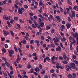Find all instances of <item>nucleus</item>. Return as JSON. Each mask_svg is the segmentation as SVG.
<instances>
[{
  "mask_svg": "<svg viewBox=\"0 0 78 78\" xmlns=\"http://www.w3.org/2000/svg\"><path fill=\"white\" fill-rule=\"evenodd\" d=\"M75 37H73V42H72L71 41H70V42H71V43L72 44H73L75 42V39L74 38H76V40H78V33H77L76 32L75 33Z\"/></svg>",
  "mask_w": 78,
  "mask_h": 78,
  "instance_id": "obj_1",
  "label": "nucleus"
},
{
  "mask_svg": "<svg viewBox=\"0 0 78 78\" xmlns=\"http://www.w3.org/2000/svg\"><path fill=\"white\" fill-rule=\"evenodd\" d=\"M8 52L9 53V56L10 57H12V55L14 54V52L12 49L11 50L9 49L8 50Z\"/></svg>",
  "mask_w": 78,
  "mask_h": 78,
  "instance_id": "obj_2",
  "label": "nucleus"
},
{
  "mask_svg": "<svg viewBox=\"0 0 78 78\" xmlns=\"http://www.w3.org/2000/svg\"><path fill=\"white\" fill-rule=\"evenodd\" d=\"M70 66H71L72 67L73 69H75V64L74 63H72L69 64Z\"/></svg>",
  "mask_w": 78,
  "mask_h": 78,
  "instance_id": "obj_3",
  "label": "nucleus"
},
{
  "mask_svg": "<svg viewBox=\"0 0 78 78\" xmlns=\"http://www.w3.org/2000/svg\"><path fill=\"white\" fill-rule=\"evenodd\" d=\"M34 25L33 24L32 25V27H33L34 29H35L36 27L38 26L37 24V23H34Z\"/></svg>",
  "mask_w": 78,
  "mask_h": 78,
  "instance_id": "obj_4",
  "label": "nucleus"
},
{
  "mask_svg": "<svg viewBox=\"0 0 78 78\" xmlns=\"http://www.w3.org/2000/svg\"><path fill=\"white\" fill-rule=\"evenodd\" d=\"M39 24H40V26H41V27H44V22L43 21H42L41 23H39Z\"/></svg>",
  "mask_w": 78,
  "mask_h": 78,
  "instance_id": "obj_5",
  "label": "nucleus"
},
{
  "mask_svg": "<svg viewBox=\"0 0 78 78\" xmlns=\"http://www.w3.org/2000/svg\"><path fill=\"white\" fill-rule=\"evenodd\" d=\"M18 12L20 14H22L23 13L22 10L20 8H18Z\"/></svg>",
  "mask_w": 78,
  "mask_h": 78,
  "instance_id": "obj_6",
  "label": "nucleus"
},
{
  "mask_svg": "<svg viewBox=\"0 0 78 78\" xmlns=\"http://www.w3.org/2000/svg\"><path fill=\"white\" fill-rule=\"evenodd\" d=\"M3 33H4V36H6L7 35H8V32L6 30H3Z\"/></svg>",
  "mask_w": 78,
  "mask_h": 78,
  "instance_id": "obj_7",
  "label": "nucleus"
},
{
  "mask_svg": "<svg viewBox=\"0 0 78 78\" xmlns=\"http://www.w3.org/2000/svg\"><path fill=\"white\" fill-rule=\"evenodd\" d=\"M61 48L60 46H58V48H56V51H61Z\"/></svg>",
  "mask_w": 78,
  "mask_h": 78,
  "instance_id": "obj_8",
  "label": "nucleus"
},
{
  "mask_svg": "<svg viewBox=\"0 0 78 78\" xmlns=\"http://www.w3.org/2000/svg\"><path fill=\"white\" fill-rule=\"evenodd\" d=\"M44 4V3L43 2V1L42 0H40V2H39V6H41L43 5Z\"/></svg>",
  "mask_w": 78,
  "mask_h": 78,
  "instance_id": "obj_9",
  "label": "nucleus"
},
{
  "mask_svg": "<svg viewBox=\"0 0 78 78\" xmlns=\"http://www.w3.org/2000/svg\"><path fill=\"white\" fill-rule=\"evenodd\" d=\"M65 29V26L63 25H62L60 27L61 30L62 31H63V30Z\"/></svg>",
  "mask_w": 78,
  "mask_h": 78,
  "instance_id": "obj_10",
  "label": "nucleus"
},
{
  "mask_svg": "<svg viewBox=\"0 0 78 78\" xmlns=\"http://www.w3.org/2000/svg\"><path fill=\"white\" fill-rule=\"evenodd\" d=\"M72 44L71 43V44H69V49L71 50H73V47H72V44Z\"/></svg>",
  "mask_w": 78,
  "mask_h": 78,
  "instance_id": "obj_11",
  "label": "nucleus"
},
{
  "mask_svg": "<svg viewBox=\"0 0 78 78\" xmlns=\"http://www.w3.org/2000/svg\"><path fill=\"white\" fill-rule=\"evenodd\" d=\"M55 56L54 55L52 58H51V61L55 62Z\"/></svg>",
  "mask_w": 78,
  "mask_h": 78,
  "instance_id": "obj_12",
  "label": "nucleus"
},
{
  "mask_svg": "<svg viewBox=\"0 0 78 78\" xmlns=\"http://www.w3.org/2000/svg\"><path fill=\"white\" fill-rule=\"evenodd\" d=\"M62 56H63V58L64 59H66L67 58V56L66 54L65 53H64L63 55H62Z\"/></svg>",
  "mask_w": 78,
  "mask_h": 78,
  "instance_id": "obj_13",
  "label": "nucleus"
},
{
  "mask_svg": "<svg viewBox=\"0 0 78 78\" xmlns=\"http://www.w3.org/2000/svg\"><path fill=\"white\" fill-rule=\"evenodd\" d=\"M62 63H63L64 64H67L68 63V62L67 61L65 60L64 61H62Z\"/></svg>",
  "mask_w": 78,
  "mask_h": 78,
  "instance_id": "obj_14",
  "label": "nucleus"
},
{
  "mask_svg": "<svg viewBox=\"0 0 78 78\" xmlns=\"http://www.w3.org/2000/svg\"><path fill=\"white\" fill-rule=\"evenodd\" d=\"M56 17L57 20H58V21L59 22H60V21H61L60 17L58 16H56Z\"/></svg>",
  "mask_w": 78,
  "mask_h": 78,
  "instance_id": "obj_15",
  "label": "nucleus"
},
{
  "mask_svg": "<svg viewBox=\"0 0 78 78\" xmlns=\"http://www.w3.org/2000/svg\"><path fill=\"white\" fill-rule=\"evenodd\" d=\"M66 26L67 27V29H69V28H70L71 27V24H70L69 23H68V25H66Z\"/></svg>",
  "mask_w": 78,
  "mask_h": 78,
  "instance_id": "obj_16",
  "label": "nucleus"
},
{
  "mask_svg": "<svg viewBox=\"0 0 78 78\" xmlns=\"http://www.w3.org/2000/svg\"><path fill=\"white\" fill-rule=\"evenodd\" d=\"M9 32L11 34L12 36L13 37L14 36V33L13 32L12 30H9Z\"/></svg>",
  "mask_w": 78,
  "mask_h": 78,
  "instance_id": "obj_17",
  "label": "nucleus"
},
{
  "mask_svg": "<svg viewBox=\"0 0 78 78\" xmlns=\"http://www.w3.org/2000/svg\"><path fill=\"white\" fill-rule=\"evenodd\" d=\"M22 44H25L26 43V41L25 40H23L21 41Z\"/></svg>",
  "mask_w": 78,
  "mask_h": 78,
  "instance_id": "obj_18",
  "label": "nucleus"
},
{
  "mask_svg": "<svg viewBox=\"0 0 78 78\" xmlns=\"http://www.w3.org/2000/svg\"><path fill=\"white\" fill-rule=\"evenodd\" d=\"M51 47L55 48V45L54 44L52 43L51 44Z\"/></svg>",
  "mask_w": 78,
  "mask_h": 78,
  "instance_id": "obj_19",
  "label": "nucleus"
},
{
  "mask_svg": "<svg viewBox=\"0 0 78 78\" xmlns=\"http://www.w3.org/2000/svg\"><path fill=\"white\" fill-rule=\"evenodd\" d=\"M46 30H48L50 29V27L49 26H47L46 27Z\"/></svg>",
  "mask_w": 78,
  "mask_h": 78,
  "instance_id": "obj_20",
  "label": "nucleus"
},
{
  "mask_svg": "<svg viewBox=\"0 0 78 78\" xmlns=\"http://www.w3.org/2000/svg\"><path fill=\"white\" fill-rule=\"evenodd\" d=\"M43 16H45L46 17H48V15L45 13H43Z\"/></svg>",
  "mask_w": 78,
  "mask_h": 78,
  "instance_id": "obj_21",
  "label": "nucleus"
},
{
  "mask_svg": "<svg viewBox=\"0 0 78 78\" xmlns=\"http://www.w3.org/2000/svg\"><path fill=\"white\" fill-rule=\"evenodd\" d=\"M55 72V70L54 69H52L51 70H50V72L51 73H53Z\"/></svg>",
  "mask_w": 78,
  "mask_h": 78,
  "instance_id": "obj_22",
  "label": "nucleus"
},
{
  "mask_svg": "<svg viewBox=\"0 0 78 78\" xmlns=\"http://www.w3.org/2000/svg\"><path fill=\"white\" fill-rule=\"evenodd\" d=\"M34 69L33 68H32L30 69V73H33L34 72Z\"/></svg>",
  "mask_w": 78,
  "mask_h": 78,
  "instance_id": "obj_23",
  "label": "nucleus"
},
{
  "mask_svg": "<svg viewBox=\"0 0 78 78\" xmlns=\"http://www.w3.org/2000/svg\"><path fill=\"white\" fill-rule=\"evenodd\" d=\"M27 24V26H28V28L27 26H25V28L27 29V30H29L30 29V26H29V25L28 24Z\"/></svg>",
  "mask_w": 78,
  "mask_h": 78,
  "instance_id": "obj_24",
  "label": "nucleus"
},
{
  "mask_svg": "<svg viewBox=\"0 0 78 78\" xmlns=\"http://www.w3.org/2000/svg\"><path fill=\"white\" fill-rule=\"evenodd\" d=\"M24 8L25 9H27L28 8V6L27 5H24Z\"/></svg>",
  "mask_w": 78,
  "mask_h": 78,
  "instance_id": "obj_25",
  "label": "nucleus"
},
{
  "mask_svg": "<svg viewBox=\"0 0 78 78\" xmlns=\"http://www.w3.org/2000/svg\"><path fill=\"white\" fill-rule=\"evenodd\" d=\"M59 59H60V60H62L63 59V58L61 56H59Z\"/></svg>",
  "mask_w": 78,
  "mask_h": 78,
  "instance_id": "obj_26",
  "label": "nucleus"
},
{
  "mask_svg": "<svg viewBox=\"0 0 78 78\" xmlns=\"http://www.w3.org/2000/svg\"><path fill=\"white\" fill-rule=\"evenodd\" d=\"M2 51L4 53H5L6 52V50L5 48H3L2 49Z\"/></svg>",
  "mask_w": 78,
  "mask_h": 78,
  "instance_id": "obj_27",
  "label": "nucleus"
},
{
  "mask_svg": "<svg viewBox=\"0 0 78 78\" xmlns=\"http://www.w3.org/2000/svg\"><path fill=\"white\" fill-rule=\"evenodd\" d=\"M52 8H53L54 10H55V9H56V6L55 5H52Z\"/></svg>",
  "mask_w": 78,
  "mask_h": 78,
  "instance_id": "obj_28",
  "label": "nucleus"
},
{
  "mask_svg": "<svg viewBox=\"0 0 78 78\" xmlns=\"http://www.w3.org/2000/svg\"><path fill=\"white\" fill-rule=\"evenodd\" d=\"M14 48H15V51L17 53L18 52V49L15 46H14Z\"/></svg>",
  "mask_w": 78,
  "mask_h": 78,
  "instance_id": "obj_29",
  "label": "nucleus"
},
{
  "mask_svg": "<svg viewBox=\"0 0 78 78\" xmlns=\"http://www.w3.org/2000/svg\"><path fill=\"white\" fill-rule=\"evenodd\" d=\"M39 68L40 69H41L43 68V66H42V65H41V64H39Z\"/></svg>",
  "mask_w": 78,
  "mask_h": 78,
  "instance_id": "obj_30",
  "label": "nucleus"
},
{
  "mask_svg": "<svg viewBox=\"0 0 78 78\" xmlns=\"http://www.w3.org/2000/svg\"><path fill=\"white\" fill-rule=\"evenodd\" d=\"M1 40L2 41H4L5 39V38H2V37H1Z\"/></svg>",
  "mask_w": 78,
  "mask_h": 78,
  "instance_id": "obj_31",
  "label": "nucleus"
},
{
  "mask_svg": "<svg viewBox=\"0 0 78 78\" xmlns=\"http://www.w3.org/2000/svg\"><path fill=\"white\" fill-rule=\"evenodd\" d=\"M68 78H72V75L71 74H69L68 75Z\"/></svg>",
  "mask_w": 78,
  "mask_h": 78,
  "instance_id": "obj_32",
  "label": "nucleus"
},
{
  "mask_svg": "<svg viewBox=\"0 0 78 78\" xmlns=\"http://www.w3.org/2000/svg\"><path fill=\"white\" fill-rule=\"evenodd\" d=\"M10 23H11V24H12L14 22V20H12V19H11L10 20Z\"/></svg>",
  "mask_w": 78,
  "mask_h": 78,
  "instance_id": "obj_33",
  "label": "nucleus"
},
{
  "mask_svg": "<svg viewBox=\"0 0 78 78\" xmlns=\"http://www.w3.org/2000/svg\"><path fill=\"white\" fill-rule=\"evenodd\" d=\"M55 30L54 29H52V30H51V32L52 33H54L55 31Z\"/></svg>",
  "mask_w": 78,
  "mask_h": 78,
  "instance_id": "obj_34",
  "label": "nucleus"
},
{
  "mask_svg": "<svg viewBox=\"0 0 78 78\" xmlns=\"http://www.w3.org/2000/svg\"><path fill=\"white\" fill-rule=\"evenodd\" d=\"M18 51H19L20 53H22V51L21 49L20 48H18Z\"/></svg>",
  "mask_w": 78,
  "mask_h": 78,
  "instance_id": "obj_35",
  "label": "nucleus"
},
{
  "mask_svg": "<svg viewBox=\"0 0 78 78\" xmlns=\"http://www.w3.org/2000/svg\"><path fill=\"white\" fill-rule=\"evenodd\" d=\"M14 20H15L16 21H18V17H14Z\"/></svg>",
  "mask_w": 78,
  "mask_h": 78,
  "instance_id": "obj_36",
  "label": "nucleus"
},
{
  "mask_svg": "<svg viewBox=\"0 0 78 78\" xmlns=\"http://www.w3.org/2000/svg\"><path fill=\"white\" fill-rule=\"evenodd\" d=\"M34 40H32L30 41V43L31 44H33V43H34Z\"/></svg>",
  "mask_w": 78,
  "mask_h": 78,
  "instance_id": "obj_37",
  "label": "nucleus"
},
{
  "mask_svg": "<svg viewBox=\"0 0 78 78\" xmlns=\"http://www.w3.org/2000/svg\"><path fill=\"white\" fill-rule=\"evenodd\" d=\"M14 6H15L16 9H17L18 8V5H17V4H14Z\"/></svg>",
  "mask_w": 78,
  "mask_h": 78,
  "instance_id": "obj_38",
  "label": "nucleus"
},
{
  "mask_svg": "<svg viewBox=\"0 0 78 78\" xmlns=\"http://www.w3.org/2000/svg\"><path fill=\"white\" fill-rule=\"evenodd\" d=\"M38 21L39 22H41L42 21H43V20H42L41 18H39L38 19Z\"/></svg>",
  "mask_w": 78,
  "mask_h": 78,
  "instance_id": "obj_39",
  "label": "nucleus"
},
{
  "mask_svg": "<svg viewBox=\"0 0 78 78\" xmlns=\"http://www.w3.org/2000/svg\"><path fill=\"white\" fill-rule=\"evenodd\" d=\"M51 19V20H53V16L51 15H50V17Z\"/></svg>",
  "mask_w": 78,
  "mask_h": 78,
  "instance_id": "obj_40",
  "label": "nucleus"
},
{
  "mask_svg": "<svg viewBox=\"0 0 78 78\" xmlns=\"http://www.w3.org/2000/svg\"><path fill=\"white\" fill-rule=\"evenodd\" d=\"M65 35H66V37H69V35L67 34V33H65Z\"/></svg>",
  "mask_w": 78,
  "mask_h": 78,
  "instance_id": "obj_41",
  "label": "nucleus"
},
{
  "mask_svg": "<svg viewBox=\"0 0 78 78\" xmlns=\"http://www.w3.org/2000/svg\"><path fill=\"white\" fill-rule=\"evenodd\" d=\"M74 62L76 64V66H78V62L76 61V60L74 61Z\"/></svg>",
  "mask_w": 78,
  "mask_h": 78,
  "instance_id": "obj_42",
  "label": "nucleus"
},
{
  "mask_svg": "<svg viewBox=\"0 0 78 78\" xmlns=\"http://www.w3.org/2000/svg\"><path fill=\"white\" fill-rule=\"evenodd\" d=\"M72 40V41H73V38H72V37L71 36H69V40L70 41H71V40Z\"/></svg>",
  "mask_w": 78,
  "mask_h": 78,
  "instance_id": "obj_43",
  "label": "nucleus"
},
{
  "mask_svg": "<svg viewBox=\"0 0 78 78\" xmlns=\"http://www.w3.org/2000/svg\"><path fill=\"white\" fill-rule=\"evenodd\" d=\"M23 37L24 38H25V39H26L27 40L29 38L28 37H27V36H23Z\"/></svg>",
  "mask_w": 78,
  "mask_h": 78,
  "instance_id": "obj_44",
  "label": "nucleus"
},
{
  "mask_svg": "<svg viewBox=\"0 0 78 78\" xmlns=\"http://www.w3.org/2000/svg\"><path fill=\"white\" fill-rule=\"evenodd\" d=\"M58 3L59 4V5H62V3L61 2V1L60 0H58Z\"/></svg>",
  "mask_w": 78,
  "mask_h": 78,
  "instance_id": "obj_45",
  "label": "nucleus"
},
{
  "mask_svg": "<svg viewBox=\"0 0 78 78\" xmlns=\"http://www.w3.org/2000/svg\"><path fill=\"white\" fill-rule=\"evenodd\" d=\"M53 41H54V43H57V40L55 39V38H53Z\"/></svg>",
  "mask_w": 78,
  "mask_h": 78,
  "instance_id": "obj_46",
  "label": "nucleus"
},
{
  "mask_svg": "<svg viewBox=\"0 0 78 78\" xmlns=\"http://www.w3.org/2000/svg\"><path fill=\"white\" fill-rule=\"evenodd\" d=\"M60 11L61 12H63V9L62 7H60Z\"/></svg>",
  "mask_w": 78,
  "mask_h": 78,
  "instance_id": "obj_47",
  "label": "nucleus"
},
{
  "mask_svg": "<svg viewBox=\"0 0 78 78\" xmlns=\"http://www.w3.org/2000/svg\"><path fill=\"white\" fill-rule=\"evenodd\" d=\"M41 39L42 40H44L45 39L44 36H41Z\"/></svg>",
  "mask_w": 78,
  "mask_h": 78,
  "instance_id": "obj_48",
  "label": "nucleus"
},
{
  "mask_svg": "<svg viewBox=\"0 0 78 78\" xmlns=\"http://www.w3.org/2000/svg\"><path fill=\"white\" fill-rule=\"evenodd\" d=\"M45 73V70H43V71L41 72V74H44Z\"/></svg>",
  "mask_w": 78,
  "mask_h": 78,
  "instance_id": "obj_49",
  "label": "nucleus"
},
{
  "mask_svg": "<svg viewBox=\"0 0 78 78\" xmlns=\"http://www.w3.org/2000/svg\"><path fill=\"white\" fill-rule=\"evenodd\" d=\"M5 46V48H8V45H7V44H5V45H4Z\"/></svg>",
  "mask_w": 78,
  "mask_h": 78,
  "instance_id": "obj_50",
  "label": "nucleus"
},
{
  "mask_svg": "<svg viewBox=\"0 0 78 78\" xmlns=\"http://www.w3.org/2000/svg\"><path fill=\"white\" fill-rule=\"evenodd\" d=\"M63 12L64 13L65 16H66L67 14V12L66 10H64L63 11Z\"/></svg>",
  "mask_w": 78,
  "mask_h": 78,
  "instance_id": "obj_51",
  "label": "nucleus"
},
{
  "mask_svg": "<svg viewBox=\"0 0 78 78\" xmlns=\"http://www.w3.org/2000/svg\"><path fill=\"white\" fill-rule=\"evenodd\" d=\"M76 74L75 73H73L72 74V76L73 77H76Z\"/></svg>",
  "mask_w": 78,
  "mask_h": 78,
  "instance_id": "obj_52",
  "label": "nucleus"
},
{
  "mask_svg": "<svg viewBox=\"0 0 78 78\" xmlns=\"http://www.w3.org/2000/svg\"><path fill=\"white\" fill-rule=\"evenodd\" d=\"M38 17H40V18H42V15L41 14H39L38 15Z\"/></svg>",
  "mask_w": 78,
  "mask_h": 78,
  "instance_id": "obj_53",
  "label": "nucleus"
},
{
  "mask_svg": "<svg viewBox=\"0 0 78 78\" xmlns=\"http://www.w3.org/2000/svg\"><path fill=\"white\" fill-rule=\"evenodd\" d=\"M73 58L74 59H76V56L75 55H73Z\"/></svg>",
  "mask_w": 78,
  "mask_h": 78,
  "instance_id": "obj_54",
  "label": "nucleus"
},
{
  "mask_svg": "<svg viewBox=\"0 0 78 78\" xmlns=\"http://www.w3.org/2000/svg\"><path fill=\"white\" fill-rule=\"evenodd\" d=\"M46 59L48 61H50V58L48 57H46Z\"/></svg>",
  "mask_w": 78,
  "mask_h": 78,
  "instance_id": "obj_55",
  "label": "nucleus"
},
{
  "mask_svg": "<svg viewBox=\"0 0 78 78\" xmlns=\"http://www.w3.org/2000/svg\"><path fill=\"white\" fill-rule=\"evenodd\" d=\"M21 67H22V66L21 65H20V64L18 65V68H21Z\"/></svg>",
  "mask_w": 78,
  "mask_h": 78,
  "instance_id": "obj_56",
  "label": "nucleus"
},
{
  "mask_svg": "<svg viewBox=\"0 0 78 78\" xmlns=\"http://www.w3.org/2000/svg\"><path fill=\"white\" fill-rule=\"evenodd\" d=\"M30 15L31 16H34V13H32V12H30Z\"/></svg>",
  "mask_w": 78,
  "mask_h": 78,
  "instance_id": "obj_57",
  "label": "nucleus"
},
{
  "mask_svg": "<svg viewBox=\"0 0 78 78\" xmlns=\"http://www.w3.org/2000/svg\"><path fill=\"white\" fill-rule=\"evenodd\" d=\"M68 4H70V5H71L72 4V3H71V2L69 0L68 1Z\"/></svg>",
  "mask_w": 78,
  "mask_h": 78,
  "instance_id": "obj_58",
  "label": "nucleus"
},
{
  "mask_svg": "<svg viewBox=\"0 0 78 78\" xmlns=\"http://www.w3.org/2000/svg\"><path fill=\"white\" fill-rule=\"evenodd\" d=\"M77 8V6H75L74 7H73V9L74 10H76V9Z\"/></svg>",
  "mask_w": 78,
  "mask_h": 78,
  "instance_id": "obj_59",
  "label": "nucleus"
},
{
  "mask_svg": "<svg viewBox=\"0 0 78 78\" xmlns=\"http://www.w3.org/2000/svg\"><path fill=\"white\" fill-rule=\"evenodd\" d=\"M14 73L12 71H11L10 72V74L11 75H12Z\"/></svg>",
  "mask_w": 78,
  "mask_h": 78,
  "instance_id": "obj_60",
  "label": "nucleus"
},
{
  "mask_svg": "<svg viewBox=\"0 0 78 78\" xmlns=\"http://www.w3.org/2000/svg\"><path fill=\"white\" fill-rule=\"evenodd\" d=\"M60 66H56V67L57 68V69H59L60 68Z\"/></svg>",
  "mask_w": 78,
  "mask_h": 78,
  "instance_id": "obj_61",
  "label": "nucleus"
},
{
  "mask_svg": "<svg viewBox=\"0 0 78 78\" xmlns=\"http://www.w3.org/2000/svg\"><path fill=\"white\" fill-rule=\"evenodd\" d=\"M71 12L72 13V14H75V12L74 11H72V10H71Z\"/></svg>",
  "mask_w": 78,
  "mask_h": 78,
  "instance_id": "obj_62",
  "label": "nucleus"
},
{
  "mask_svg": "<svg viewBox=\"0 0 78 78\" xmlns=\"http://www.w3.org/2000/svg\"><path fill=\"white\" fill-rule=\"evenodd\" d=\"M44 78H48V76L47 75H45L44 76Z\"/></svg>",
  "mask_w": 78,
  "mask_h": 78,
  "instance_id": "obj_63",
  "label": "nucleus"
},
{
  "mask_svg": "<svg viewBox=\"0 0 78 78\" xmlns=\"http://www.w3.org/2000/svg\"><path fill=\"white\" fill-rule=\"evenodd\" d=\"M23 78H28V76L26 75H24L23 76Z\"/></svg>",
  "mask_w": 78,
  "mask_h": 78,
  "instance_id": "obj_64",
  "label": "nucleus"
}]
</instances>
